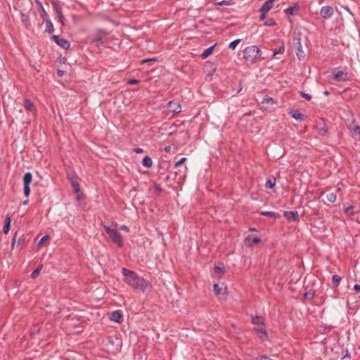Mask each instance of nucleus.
Instances as JSON below:
<instances>
[{
    "label": "nucleus",
    "mask_w": 360,
    "mask_h": 360,
    "mask_svg": "<svg viewBox=\"0 0 360 360\" xmlns=\"http://www.w3.org/2000/svg\"><path fill=\"white\" fill-rule=\"evenodd\" d=\"M327 200L330 202H334L336 200L337 195L335 192H328L326 194Z\"/></svg>",
    "instance_id": "b1692460"
},
{
    "label": "nucleus",
    "mask_w": 360,
    "mask_h": 360,
    "mask_svg": "<svg viewBox=\"0 0 360 360\" xmlns=\"http://www.w3.org/2000/svg\"><path fill=\"white\" fill-rule=\"evenodd\" d=\"M96 31H97V32L98 34H104V35H108V32L105 30H103V29L98 28L96 30Z\"/></svg>",
    "instance_id": "09e8293b"
},
{
    "label": "nucleus",
    "mask_w": 360,
    "mask_h": 360,
    "mask_svg": "<svg viewBox=\"0 0 360 360\" xmlns=\"http://www.w3.org/2000/svg\"><path fill=\"white\" fill-rule=\"evenodd\" d=\"M122 274L124 276V281L134 289L144 292L151 287L149 282L146 281L143 277H140L133 271L122 268Z\"/></svg>",
    "instance_id": "f257e3e1"
},
{
    "label": "nucleus",
    "mask_w": 360,
    "mask_h": 360,
    "mask_svg": "<svg viewBox=\"0 0 360 360\" xmlns=\"http://www.w3.org/2000/svg\"><path fill=\"white\" fill-rule=\"evenodd\" d=\"M140 83V81L136 79H129L127 80V84L131 85H135Z\"/></svg>",
    "instance_id": "79ce46f5"
},
{
    "label": "nucleus",
    "mask_w": 360,
    "mask_h": 360,
    "mask_svg": "<svg viewBox=\"0 0 360 360\" xmlns=\"http://www.w3.org/2000/svg\"><path fill=\"white\" fill-rule=\"evenodd\" d=\"M353 210L354 207L352 205H349L344 208V212L347 215L352 216L354 214Z\"/></svg>",
    "instance_id": "c756f323"
},
{
    "label": "nucleus",
    "mask_w": 360,
    "mask_h": 360,
    "mask_svg": "<svg viewBox=\"0 0 360 360\" xmlns=\"http://www.w3.org/2000/svg\"><path fill=\"white\" fill-rule=\"evenodd\" d=\"M273 101V98L268 96H266L264 97L263 100H262V103H269L270 102H272Z\"/></svg>",
    "instance_id": "c03bdc74"
},
{
    "label": "nucleus",
    "mask_w": 360,
    "mask_h": 360,
    "mask_svg": "<svg viewBox=\"0 0 360 360\" xmlns=\"http://www.w3.org/2000/svg\"><path fill=\"white\" fill-rule=\"evenodd\" d=\"M51 39H53L56 44L64 49H68L70 48V42L64 38H60L58 35H53L51 37Z\"/></svg>",
    "instance_id": "423d86ee"
},
{
    "label": "nucleus",
    "mask_w": 360,
    "mask_h": 360,
    "mask_svg": "<svg viewBox=\"0 0 360 360\" xmlns=\"http://www.w3.org/2000/svg\"><path fill=\"white\" fill-rule=\"evenodd\" d=\"M92 40L94 42H96L98 44H103L102 37L98 34L93 35Z\"/></svg>",
    "instance_id": "2f4dec72"
},
{
    "label": "nucleus",
    "mask_w": 360,
    "mask_h": 360,
    "mask_svg": "<svg viewBox=\"0 0 360 360\" xmlns=\"http://www.w3.org/2000/svg\"><path fill=\"white\" fill-rule=\"evenodd\" d=\"M257 360H273L267 356H260L257 358Z\"/></svg>",
    "instance_id": "8fccbe9b"
},
{
    "label": "nucleus",
    "mask_w": 360,
    "mask_h": 360,
    "mask_svg": "<svg viewBox=\"0 0 360 360\" xmlns=\"http://www.w3.org/2000/svg\"><path fill=\"white\" fill-rule=\"evenodd\" d=\"M238 93H239V92H240V91H241V90H242V86H241V84H240V86H239V87H238Z\"/></svg>",
    "instance_id": "052dcab7"
},
{
    "label": "nucleus",
    "mask_w": 360,
    "mask_h": 360,
    "mask_svg": "<svg viewBox=\"0 0 360 360\" xmlns=\"http://www.w3.org/2000/svg\"><path fill=\"white\" fill-rule=\"evenodd\" d=\"M58 16V21L63 25H65V18L64 17V15H63V13H59L57 15Z\"/></svg>",
    "instance_id": "a19ab883"
},
{
    "label": "nucleus",
    "mask_w": 360,
    "mask_h": 360,
    "mask_svg": "<svg viewBox=\"0 0 360 360\" xmlns=\"http://www.w3.org/2000/svg\"><path fill=\"white\" fill-rule=\"evenodd\" d=\"M20 20L26 27H29L30 26L31 24L30 22L29 16L27 14L20 13Z\"/></svg>",
    "instance_id": "6ab92c4d"
},
{
    "label": "nucleus",
    "mask_w": 360,
    "mask_h": 360,
    "mask_svg": "<svg viewBox=\"0 0 360 360\" xmlns=\"http://www.w3.org/2000/svg\"><path fill=\"white\" fill-rule=\"evenodd\" d=\"M32 180V175L30 172H27L23 176V184L24 185H30Z\"/></svg>",
    "instance_id": "393cba45"
},
{
    "label": "nucleus",
    "mask_w": 360,
    "mask_h": 360,
    "mask_svg": "<svg viewBox=\"0 0 360 360\" xmlns=\"http://www.w3.org/2000/svg\"><path fill=\"white\" fill-rule=\"evenodd\" d=\"M285 217L288 220L292 221H297L299 219V215L297 212L294 211H287L284 213Z\"/></svg>",
    "instance_id": "2eb2a0df"
},
{
    "label": "nucleus",
    "mask_w": 360,
    "mask_h": 360,
    "mask_svg": "<svg viewBox=\"0 0 360 360\" xmlns=\"http://www.w3.org/2000/svg\"><path fill=\"white\" fill-rule=\"evenodd\" d=\"M300 96L303 98H304V99H306L307 101H310L311 99V96L309 95V94H307V93L303 92V91H300Z\"/></svg>",
    "instance_id": "ea45409f"
},
{
    "label": "nucleus",
    "mask_w": 360,
    "mask_h": 360,
    "mask_svg": "<svg viewBox=\"0 0 360 360\" xmlns=\"http://www.w3.org/2000/svg\"><path fill=\"white\" fill-rule=\"evenodd\" d=\"M342 281V278L338 275H334L332 278V283L335 287H338Z\"/></svg>",
    "instance_id": "c85d7f7f"
},
{
    "label": "nucleus",
    "mask_w": 360,
    "mask_h": 360,
    "mask_svg": "<svg viewBox=\"0 0 360 360\" xmlns=\"http://www.w3.org/2000/svg\"><path fill=\"white\" fill-rule=\"evenodd\" d=\"M314 292L311 290H309L304 293V298L307 299V300H311L314 297Z\"/></svg>",
    "instance_id": "e433bc0d"
},
{
    "label": "nucleus",
    "mask_w": 360,
    "mask_h": 360,
    "mask_svg": "<svg viewBox=\"0 0 360 360\" xmlns=\"http://www.w3.org/2000/svg\"><path fill=\"white\" fill-rule=\"evenodd\" d=\"M68 179L71 183L75 193H79L80 191V186L78 181V176L75 172H70L68 174Z\"/></svg>",
    "instance_id": "39448f33"
},
{
    "label": "nucleus",
    "mask_w": 360,
    "mask_h": 360,
    "mask_svg": "<svg viewBox=\"0 0 360 360\" xmlns=\"http://www.w3.org/2000/svg\"><path fill=\"white\" fill-rule=\"evenodd\" d=\"M323 94H324L325 95H328V91H324V93H323Z\"/></svg>",
    "instance_id": "338daca9"
},
{
    "label": "nucleus",
    "mask_w": 360,
    "mask_h": 360,
    "mask_svg": "<svg viewBox=\"0 0 360 360\" xmlns=\"http://www.w3.org/2000/svg\"><path fill=\"white\" fill-rule=\"evenodd\" d=\"M261 214L263 216L271 217V218H276L279 216L278 213L270 212V211H262L261 212Z\"/></svg>",
    "instance_id": "cd10ccee"
},
{
    "label": "nucleus",
    "mask_w": 360,
    "mask_h": 360,
    "mask_svg": "<svg viewBox=\"0 0 360 360\" xmlns=\"http://www.w3.org/2000/svg\"><path fill=\"white\" fill-rule=\"evenodd\" d=\"M276 185V179L274 177L269 178L266 182V187L273 188Z\"/></svg>",
    "instance_id": "bb28decb"
},
{
    "label": "nucleus",
    "mask_w": 360,
    "mask_h": 360,
    "mask_svg": "<svg viewBox=\"0 0 360 360\" xmlns=\"http://www.w3.org/2000/svg\"><path fill=\"white\" fill-rule=\"evenodd\" d=\"M261 13L259 15V19L261 20H264L266 18V13H264V11H259Z\"/></svg>",
    "instance_id": "603ef678"
},
{
    "label": "nucleus",
    "mask_w": 360,
    "mask_h": 360,
    "mask_svg": "<svg viewBox=\"0 0 360 360\" xmlns=\"http://www.w3.org/2000/svg\"><path fill=\"white\" fill-rule=\"evenodd\" d=\"M149 60H155V59H154V58H152V59H149V60H144V61H143V63H144V62H146V61H149Z\"/></svg>",
    "instance_id": "69168bd1"
},
{
    "label": "nucleus",
    "mask_w": 360,
    "mask_h": 360,
    "mask_svg": "<svg viewBox=\"0 0 360 360\" xmlns=\"http://www.w3.org/2000/svg\"><path fill=\"white\" fill-rule=\"evenodd\" d=\"M214 291L219 297H224L226 294V288L220 287L218 284L215 283L213 285Z\"/></svg>",
    "instance_id": "f8f14e48"
},
{
    "label": "nucleus",
    "mask_w": 360,
    "mask_h": 360,
    "mask_svg": "<svg viewBox=\"0 0 360 360\" xmlns=\"http://www.w3.org/2000/svg\"><path fill=\"white\" fill-rule=\"evenodd\" d=\"M252 323L254 325L263 326L264 323V319L262 316H252Z\"/></svg>",
    "instance_id": "a211bd4d"
},
{
    "label": "nucleus",
    "mask_w": 360,
    "mask_h": 360,
    "mask_svg": "<svg viewBox=\"0 0 360 360\" xmlns=\"http://www.w3.org/2000/svg\"><path fill=\"white\" fill-rule=\"evenodd\" d=\"M120 228V229L125 231L126 232L129 231V228L126 225H121Z\"/></svg>",
    "instance_id": "864d4df0"
},
{
    "label": "nucleus",
    "mask_w": 360,
    "mask_h": 360,
    "mask_svg": "<svg viewBox=\"0 0 360 360\" xmlns=\"http://www.w3.org/2000/svg\"><path fill=\"white\" fill-rule=\"evenodd\" d=\"M249 230H250V231H257V229H255V228H250V229H249Z\"/></svg>",
    "instance_id": "e2e57ef3"
},
{
    "label": "nucleus",
    "mask_w": 360,
    "mask_h": 360,
    "mask_svg": "<svg viewBox=\"0 0 360 360\" xmlns=\"http://www.w3.org/2000/svg\"><path fill=\"white\" fill-rule=\"evenodd\" d=\"M37 4H39V6L41 7V11H42V13L44 15H47V13L46 12L45 9L44 8L42 4L39 2V1H37Z\"/></svg>",
    "instance_id": "3c124183"
},
{
    "label": "nucleus",
    "mask_w": 360,
    "mask_h": 360,
    "mask_svg": "<svg viewBox=\"0 0 360 360\" xmlns=\"http://www.w3.org/2000/svg\"><path fill=\"white\" fill-rule=\"evenodd\" d=\"M110 320L116 323H121L123 321V316L120 311L117 310L112 312Z\"/></svg>",
    "instance_id": "ddd939ff"
},
{
    "label": "nucleus",
    "mask_w": 360,
    "mask_h": 360,
    "mask_svg": "<svg viewBox=\"0 0 360 360\" xmlns=\"http://www.w3.org/2000/svg\"><path fill=\"white\" fill-rule=\"evenodd\" d=\"M53 6L57 15L62 13L61 8L57 4L55 3Z\"/></svg>",
    "instance_id": "37998d69"
},
{
    "label": "nucleus",
    "mask_w": 360,
    "mask_h": 360,
    "mask_svg": "<svg viewBox=\"0 0 360 360\" xmlns=\"http://www.w3.org/2000/svg\"><path fill=\"white\" fill-rule=\"evenodd\" d=\"M240 42V39H237L233 41H231L229 45V47L233 50L236 49V47L237 46V45Z\"/></svg>",
    "instance_id": "f704fd0d"
},
{
    "label": "nucleus",
    "mask_w": 360,
    "mask_h": 360,
    "mask_svg": "<svg viewBox=\"0 0 360 360\" xmlns=\"http://www.w3.org/2000/svg\"><path fill=\"white\" fill-rule=\"evenodd\" d=\"M215 46H216V44L211 46L210 47L207 48V49H205L201 54V57L203 59L207 58L210 55H211L212 53Z\"/></svg>",
    "instance_id": "aec40b11"
},
{
    "label": "nucleus",
    "mask_w": 360,
    "mask_h": 360,
    "mask_svg": "<svg viewBox=\"0 0 360 360\" xmlns=\"http://www.w3.org/2000/svg\"><path fill=\"white\" fill-rule=\"evenodd\" d=\"M41 269V266H38L34 271H33L32 273L31 274V278H36L39 276Z\"/></svg>",
    "instance_id": "c9c22d12"
},
{
    "label": "nucleus",
    "mask_w": 360,
    "mask_h": 360,
    "mask_svg": "<svg viewBox=\"0 0 360 360\" xmlns=\"http://www.w3.org/2000/svg\"><path fill=\"white\" fill-rule=\"evenodd\" d=\"M48 237L49 236L47 235L43 236L39 241V245H41L47 240Z\"/></svg>",
    "instance_id": "de8ad7c7"
},
{
    "label": "nucleus",
    "mask_w": 360,
    "mask_h": 360,
    "mask_svg": "<svg viewBox=\"0 0 360 360\" xmlns=\"http://www.w3.org/2000/svg\"><path fill=\"white\" fill-rule=\"evenodd\" d=\"M274 1L275 0H266L261 7L259 11H264V13L269 11L273 7Z\"/></svg>",
    "instance_id": "f3484780"
},
{
    "label": "nucleus",
    "mask_w": 360,
    "mask_h": 360,
    "mask_svg": "<svg viewBox=\"0 0 360 360\" xmlns=\"http://www.w3.org/2000/svg\"><path fill=\"white\" fill-rule=\"evenodd\" d=\"M11 219L9 216H6L5 219V224L3 227V231L5 234L8 233L11 226Z\"/></svg>",
    "instance_id": "412c9836"
},
{
    "label": "nucleus",
    "mask_w": 360,
    "mask_h": 360,
    "mask_svg": "<svg viewBox=\"0 0 360 360\" xmlns=\"http://www.w3.org/2000/svg\"><path fill=\"white\" fill-rule=\"evenodd\" d=\"M333 79L337 82H345L349 80L350 77L347 72L338 70L333 73Z\"/></svg>",
    "instance_id": "6e6552de"
},
{
    "label": "nucleus",
    "mask_w": 360,
    "mask_h": 360,
    "mask_svg": "<svg viewBox=\"0 0 360 360\" xmlns=\"http://www.w3.org/2000/svg\"><path fill=\"white\" fill-rule=\"evenodd\" d=\"M27 202H28V200H26L22 202V205H25L27 204Z\"/></svg>",
    "instance_id": "680f3d73"
},
{
    "label": "nucleus",
    "mask_w": 360,
    "mask_h": 360,
    "mask_svg": "<svg viewBox=\"0 0 360 360\" xmlns=\"http://www.w3.org/2000/svg\"><path fill=\"white\" fill-rule=\"evenodd\" d=\"M134 150L136 153H142L143 152V149L141 148H136L134 149Z\"/></svg>",
    "instance_id": "6e6d98bb"
},
{
    "label": "nucleus",
    "mask_w": 360,
    "mask_h": 360,
    "mask_svg": "<svg viewBox=\"0 0 360 360\" xmlns=\"http://www.w3.org/2000/svg\"><path fill=\"white\" fill-rule=\"evenodd\" d=\"M238 93H239V92H240V91H241V90H242V86H241V84H240V86H239V87H238Z\"/></svg>",
    "instance_id": "bf43d9fd"
},
{
    "label": "nucleus",
    "mask_w": 360,
    "mask_h": 360,
    "mask_svg": "<svg viewBox=\"0 0 360 360\" xmlns=\"http://www.w3.org/2000/svg\"><path fill=\"white\" fill-rule=\"evenodd\" d=\"M354 290L356 292H360V285L359 284H355L354 285Z\"/></svg>",
    "instance_id": "5fc2aeb1"
},
{
    "label": "nucleus",
    "mask_w": 360,
    "mask_h": 360,
    "mask_svg": "<svg viewBox=\"0 0 360 360\" xmlns=\"http://www.w3.org/2000/svg\"><path fill=\"white\" fill-rule=\"evenodd\" d=\"M142 164L143 166L150 168L153 165V160L150 157L146 155L143 158Z\"/></svg>",
    "instance_id": "5701e85b"
},
{
    "label": "nucleus",
    "mask_w": 360,
    "mask_h": 360,
    "mask_svg": "<svg viewBox=\"0 0 360 360\" xmlns=\"http://www.w3.org/2000/svg\"><path fill=\"white\" fill-rule=\"evenodd\" d=\"M46 32L51 34L54 32V27L50 19L46 20Z\"/></svg>",
    "instance_id": "4be33fe9"
},
{
    "label": "nucleus",
    "mask_w": 360,
    "mask_h": 360,
    "mask_svg": "<svg viewBox=\"0 0 360 360\" xmlns=\"http://www.w3.org/2000/svg\"><path fill=\"white\" fill-rule=\"evenodd\" d=\"M23 193L26 197L29 196L30 193V185H24Z\"/></svg>",
    "instance_id": "58836bf2"
},
{
    "label": "nucleus",
    "mask_w": 360,
    "mask_h": 360,
    "mask_svg": "<svg viewBox=\"0 0 360 360\" xmlns=\"http://www.w3.org/2000/svg\"><path fill=\"white\" fill-rule=\"evenodd\" d=\"M224 264H221V266H215L214 268V272L215 274H224Z\"/></svg>",
    "instance_id": "473e14b6"
},
{
    "label": "nucleus",
    "mask_w": 360,
    "mask_h": 360,
    "mask_svg": "<svg viewBox=\"0 0 360 360\" xmlns=\"http://www.w3.org/2000/svg\"><path fill=\"white\" fill-rule=\"evenodd\" d=\"M316 129L320 136H324L328 132V127L323 122H317Z\"/></svg>",
    "instance_id": "9b49d317"
},
{
    "label": "nucleus",
    "mask_w": 360,
    "mask_h": 360,
    "mask_svg": "<svg viewBox=\"0 0 360 360\" xmlns=\"http://www.w3.org/2000/svg\"><path fill=\"white\" fill-rule=\"evenodd\" d=\"M292 46L293 49L296 51V55L300 60H302L304 58L305 54L304 51L302 50V46L301 44V33L297 32L295 33L292 38Z\"/></svg>",
    "instance_id": "20e7f679"
},
{
    "label": "nucleus",
    "mask_w": 360,
    "mask_h": 360,
    "mask_svg": "<svg viewBox=\"0 0 360 360\" xmlns=\"http://www.w3.org/2000/svg\"><path fill=\"white\" fill-rule=\"evenodd\" d=\"M285 48L283 45L280 46L278 48L276 49L274 51V56L276 54L283 53L284 52Z\"/></svg>",
    "instance_id": "4c0bfd02"
},
{
    "label": "nucleus",
    "mask_w": 360,
    "mask_h": 360,
    "mask_svg": "<svg viewBox=\"0 0 360 360\" xmlns=\"http://www.w3.org/2000/svg\"><path fill=\"white\" fill-rule=\"evenodd\" d=\"M217 4H218V5H220V6H223V5H228V4H227L226 1H224H224H220V2H218V3H217Z\"/></svg>",
    "instance_id": "4d7b16f0"
},
{
    "label": "nucleus",
    "mask_w": 360,
    "mask_h": 360,
    "mask_svg": "<svg viewBox=\"0 0 360 360\" xmlns=\"http://www.w3.org/2000/svg\"><path fill=\"white\" fill-rule=\"evenodd\" d=\"M251 240V243H250L249 245H252L253 244L259 243L261 241V239L258 236H255L251 238L250 236H248L245 238V242L248 243Z\"/></svg>",
    "instance_id": "a878e982"
},
{
    "label": "nucleus",
    "mask_w": 360,
    "mask_h": 360,
    "mask_svg": "<svg viewBox=\"0 0 360 360\" xmlns=\"http://www.w3.org/2000/svg\"><path fill=\"white\" fill-rule=\"evenodd\" d=\"M168 110L173 113L178 114L181 112V106L179 101H171L167 103Z\"/></svg>",
    "instance_id": "1a4fd4ad"
},
{
    "label": "nucleus",
    "mask_w": 360,
    "mask_h": 360,
    "mask_svg": "<svg viewBox=\"0 0 360 360\" xmlns=\"http://www.w3.org/2000/svg\"><path fill=\"white\" fill-rule=\"evenodd\" d=\"M255 330L257 333H261L264 335L266 338H267L266 330L262 326H261V327L255 328Z\"/></svg>",
    "instance_id": "72a5a7b5"
},
{
    "label": "nucleus",
    "mask_w": 360,
    "mask_h": 360,
    "mask_svg": "<svg viewBox=\"0 0 360 360\" xmlns=\"http://www.w3.org/2000/svg\"><path fill=\"white\" fill-rule=\"evenodd\" d=\"M58 75H60V76L63 75V70H58Z\"/></svg>",
    "instance_id": "13d9d810"
},
{
    "label": "nucleus",
    "mask_w": 360,
    "mask_h": 360,
    "mask_svg": "<svg viewBox=\"0 0 360 360\" xmlns=\"http://www.w3.org/2000/svg\"><path fill=\"white\" fill-rule=\"evenodd\" d=\"M334 14V9L332 6H324L321 8L320 15L324 19L330 18Z\"/></svg>",
    "instance_id": "0eeeda50"
},
{
    "label": "nucleus",
    "mask_w": 360,
    "mask_h": 360,
    "mask_svg": "<svg viewBox=\"0 0 360 360\" xmlns=\"http://www.w3.org/2000/svg\"><path fill=\"white\" fill-rule=\"evenodd\" d=\"M186 161V158H181L179 160H178L176 163H175V167H177V166H179L181 165V164H183L184 162H185Z\"/></svg>",
    "instance_id": "49530a36"
},
{
    "label": "nucleus",
    "mask_w": 360,
    "mask_h": 360,
    "mask_svg": "<svg viewBox=\"0 0 360 360\" xmlns=\"http://www.w3.org/2000/svg\"><path fill=\"white\" fill-rule=\"evenodd\" d=\"M264 25L268 27H273L275 26L276 23L273 18H269L264 22Z\"/></svg>",
    "instance_id": "7c9ffc66"
},
{
    "label": "nucleus",
    "mask_w": 360,
    "mask_h": 360,
    "mask_svg": "<svg viewBox=\"0 0 360 360\" xmlns=\"http://www.w3.org/2000/svg\"><path fill=\"white\" fill-rule=\"evenodd\" d=\"M165 150L167 151V152L169 151L170 150V146L166 147L165 148Z\"/></svg>",
    "instance_id": "0e129e2a"
},
{
    "label": "nucleus",
    "mask_w": 360,
    "mask_h": 360,
    "mask_svg": "<svg viewBox=\"0 0 360 360\" xmlns=\"http://www.w3.org/2000/svg\"><path fill=\"white\" fill-rule=\"evenodd\" d=\"M353 131L356 135H358L360 137V127L359 125L354 126Z\"/></svg>",
    "instance_id": "a18cd8bd"
},
{
    "label": "nucleus",
    "mask_w": 360,
    "mask_h": 360,
    "mask_svg": "<svg viewBox=\"0 0 360 360\" xmlns=\"http://www.w3.org/2000/svg\"><path fill=\"white\" fill-rule=\"evenodd\" d=\"M23 105L27 112H34L36 111L34 103L29 99L25 100Z\"/></svg>",
    "instance_id": "dca6fc26"
},
{
    "label": "nucleus",
    "mask_w": 360,
    "mask_h": 360,
    "mask_svg": "<svg viewBox=\"0 0 360 360\" xmlns=\"http://www.w3.org/2000/svg\"><path fill=\"white\" fill-rule=\"evenodd\" d=\"M261 55V50L257 46H250L243 50V58L247 63L250 64H253L257 60L262 59Z\"/></svg>",
    "instance_id": "7ed1b4c3"
},
{
    "label": "nucleus",
    "mask_w": 360,
    "mask_h": 360,
    "mask_svg": "<svg viewBox=\"0 0 360 360\" xmlns=\"http://www.w3.org/2000/svg\"><path fill=\"white\" fill-rule=\"evenodd\" d=\"M117 224H112L111 226L104 224L103 228L111 241L117 247L122 248L124 245V240L121 233L117 229Z\"/></svg>",
    "instance_id": "f03ea898"
},
{
    "label": "nucleus",
    "mask_w": 360,
    "mask_h": 360,
    "mask_svg": "<svg viewBox=\"0 0 360 360\" xmlns=\"http://www.w3.org/2000/svg\"><path fill=\"white\" fill-rule=\"evenodd\" d=\"M290 115L296 120L302 121L304 120V115L298 110H292L289 112Z\"/></svg>",
    "instance_id": "4468645a"
},
{
    "label": "nucleus",
    "mask_w": 360,
    "mask_h": 360,
    "mask_svg": "<svg viewBox=\"0 0 360 360\" xmlns=\"http://www.w3.org/2000/svg\"><path fill=\"white\" fill-rule=\"evenodd\" d=\"M300 10L298 3H294L292 6L285 9L284 12L287 15H295L297 14Z\"/></svg>",
    "instance_id": "9d476101"
}]
</instances>
